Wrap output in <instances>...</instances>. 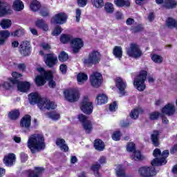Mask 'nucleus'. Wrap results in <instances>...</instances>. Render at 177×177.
Here are the masks:
<instances>
[{"label": "nucleus", "mask_w": 177, "mask_h": 177, "mask_svg": "<svg viewBox=\"0 0 177 177\" xmlns=\"http://www.w3.org/2000/svg\"><path fill=\"white\" fill-rule=\"evenodd\" d=\"M131 30L133 32H139V31H142V30H143V26H142V25H138L136 27H132Z\"/></svg>", "instance_id": "54"}, {"label": "nucleus", "mask_w": 177, "mask_h": 177, "mask_svg": "<svg viewBox=\"0 0 177 177\" xmlns=\"http://www.w3.org/2000/svg\"><path fill=\"white\" fill-rule=\"evenodd\" d=\"M0 26L3 30H6L12 26V21L10 19H3L0 22Z\"/></svg>", "instance_id": "36"}, {"label": "nucleus", "mask_w": 177, "mask_h": 177, "mask_svg": "<svg viewBox=\"0 0 177 177\" xmlns=\"http://www.w3.org/2000/svg\"><path fill=\"white\" fill-rule=\"evenodd\" d=\"M115 172L116 176L118 177H127V174H125V169L121 165L117 166Z\"/></svg>", "instance_id": "31"}, {"label": "nucleus", "mask_w": 177, "mask_h": 177, "mask_svg": "<svg viewBox=\"0 0 177 177\" xmlns=\"http://www.w3.org/2000/svg\"><path fill=\"white\" fill-rule=\"evenodd\" d=\"M107 100H108L107 95H106L105 94L101 93L97 95V97H96L97 104H99L100 106L102 104H106V103H107Z\"/></svg>", "instance_id": "27"}, {"label": "nucleus", "mask_w": 177, "mask_h": 177, "mask_svg": "<svg viewBox=\"0 0 177 177\" xmlns=\"http://www.w3.org/2000/svg\"><path fill=\"white\" fill-rule=\"evenodd\" d=\"M160 117V113L158 112H153L151 113L149 115L151 120H157Z\"/></svg>", "instance_id": "56"}, {"label": "nucleus", "mask_w": 177, "mask_h": 177, "mask_svg": "<svg viewBox=\"0 0 177 177\" xmlns=\"http://www.w3.org/2000/svg\"><path fill=\"white\" fill-rule=\"evenodd\" d=\"M59 70L61 73H62V74H66V73L67 72V66H66L65 64L60 65Z\"/></svg>", "instance_id": "59"}, {"label": "nucleus", "mask_w": 177, "mask_h": 177, "mask_svg": "<svg viewBox=\"0 0 177 177\" xmlns=\"http://www.w3.org/2000/svg\"><path fill=\"white\" fill-rule=\"evenodd\" d=\"M67 15L64 12H59L55 15L51 19L53 24H64L67 21Z\"/></svg>", "instance_id": "14"}, {"label": "nucleus", "mask_w": 177, "mask_h": 177, "mask_svg": "<svg viewBox=\"0 0 177 177\" xmlns=\"http://www.w3.org/2000/svg\"><path fill=\"white\" fill-rule=\"evenodd\" d=\"M100 53L93 50L89 53L88 57L84 59V64H97L100 62Z\"/></svg>", "instance_id": "7"}, {"label": "nucleus", "mask_w": 177, "mask_h": 177, "mask_svg": "<svg viewBox=\"0 0 177 177\" xmlns=\"http://www.w3.org/2000/svg\"><path fill=\"white\" fill-rule=\"evenodd\" d=\"M65 99L68 100V102H77L78 99H80V93L78 91L75 89H69L66 90L64 92Z\"/></svg>", "instance_id": "9"}, {"label": "nucleus", "mask_w": 177, "mask_h": 177, "mask_svg": "<svg viewBox=\"0 0 177 177\" xmlns=\"http://www.w3.org/2000/svg\"><path fill=\"white\" fill-rule=\"evenodd\" d=\"M18 68L19 70H21V71H24L26 70V64H18Z\"/></svg>", "instance_id": "63"}, {"label": "nucleus", "mask_w": 177, "mask_h": 177, "mask_svg": "<svg viewBox=\"0 0 177 177\" xmlns=\"http://www.w3.org/2000/svg\"><path fill=\"white\" fill-rule=\"evenodd\" d=\"M21 161L22 162H26L28 160V155L24 153V152L21 153L20 154Z\"/></svg>", "instance_id": "55"}, {"label": "nucleus", "mask_w": 177, "mask_h": 177, "mask_svg": "<svg viewBox=\"0 0 177 177\" xmlns=\"http://www.w3.org/2000/svg\"><path fill=\"white\" fill-rule=\"evenodd\" d=\"M106 13H113L114 12V6L111 3H106L104 6Z\"/></svg>", "instance_id": "43"}, {"label": "nucleus", "mask_w": 177, "mask_h": 177, "mask_svg": "<svg viewBox=\"0 0 177 177\" xmlns=\"http://www.w3.org/2000/svg\"><path fill=\"white\" fill-rule=\"evenodd\" d=\"M3 162L7 167H12L16 162V155L15 153H8L4 157Z\"/></svg>", "instance_id": "19"}, {"label": "nucleus", "mask_w": 177, "mask_h": 177, "mask_svg": "<svg viewBox=\"0 0 177 177\" xmlns=\"http://www.w3.org/2000/svg\"><path fill=\"white\" fill-rule=\"evenodd\" d=\"M99 169H100V165L98 163H95L91 166V171L94 172V175L96 177H100V174H99Z\"/></svg>", "instance_id": "39"}, {"label": "nucleus", "mask_w": 177, "mask_h": 177, "mask_svg": "<svg viewBox=\"0 0 177 177\" xmlns=\"http://www.w3.org/2000/svg\"><path fill=\"white\" fill-rule=\"evenodd\" d=\"M44 171L42 167H35V171L31 172L28 177H39V174Z\"/></svg>", "instance_id": "38"}, {"label": "nucleus", "mask_w": 177, "mask_h": 177, "mask_svg": "<svg viewBox=\"0 0 177 177\" xmlns=\"http://www.w3.org/2000/svg\"><path fill=\"white\" fill-rule=\"evenodd\" d=\"M147 77V71H141L138 77L133 80V85L138 91L142 92L146 89V84H145V81H146V78Z\"/></svg>", "instance_id": "5"}, {"label": "nucleus", "mask_w": 177, "mask_h": 177, "mask_svg": "<svg viewBox=\"0 0 177 177\" xmlns=\"http://www.w3.org/2000/svg\"><path fill=\"white\" fill-rule=\"evenodd\" d=\"M113 55L116 59L121 60L122 57V48L121 46H115L113 50Z\"/></svg>", "instance_id": "28"}, {"label": "nucleus", "mask_w": 177, "mask_h": 177, "mask_svg": "<svg viewBox=\"0 0 177 177\" xmlns=\"http://www.w3.org/2000/svg\"><path fill=\"white\" fill-rule=\"evenodd\" d=\"M36 26L39 27V28H41V30H44V31H48L49 30V27L48 26V24L44 21L42 19H39L36 22Z\"/></svg>", "instance_id": "35"}, {"label": "nucleus", "mask_w": 177, "mask_h": 177, "mask_svg": "<svg viewBox=\"0 0 177 177\" xmlns=\"http://www.w3.org/2000/svg\"><path fill=\"white\" fill-rule=\"evenodd\" d=\"M19 53L22 56H29L30 53H31L30 42L23 41L19 46Z\"/></svg>", "instance_id": "16"}, {"label": "nucleus", "mask_w": 177, "mask_h": 177, "mask_svg": "<svg viewBox=\"0 0 177 177\" xmlns=\"http://www.w3.org/2000/svg\"><path fill=\"white\" fill-rule=\"evenodd\" d=\"M77 118L83 125V128L86 133H91L92 132V122L88 120V118L84 114H79Z\"/></svg>", "instance_id": "8"}, {"label": "nucleus", "mask_w": 177, "mask_h": 177, "mask_svg": "<svg viewBox=\"0 0 177 177\" xmlns=\"http://www.w3.org/2000/svg\"><path fill=\"white\" fill-rule=\"evenodd\" d=\"M20 125L24 128H30L31 127V116L29 115L24 116L21 120Z\"/></svg>", "instance_id": "22"}, {"label": "nucleus", "mask_w": 177, "mask_h": 177, "mask_svg": "<svg viewBox=\"0 0 177 177\" xmlns=\"http://www.w3.org/2000/svg\"><path fill=\"white\" fill-rule=\"evenodd\" d=\"M153 155L156 158L151 162L152 166H144L138 169V174L140 177L156 176L157 171H156L154 167H160L167 164V157L169 156V151L165 150L161 153V151L159 149H156Z\"/></svg>", "instance_id": "1"}, {"label": "nucleus", "mask_w": 177, "mask_h": 177, "mask_svg": "<svg viewBox=\"0 0 177 177\" xmlns=\"http://www.w3.org/2000/svg\"><path fill=\"white\" fill-rule=\"evenodd\" d=\"M29 103L37 104L40 110H55L56 104L46 98L41 97L37 93H32L28 95Z\"/></svg>", "instance_id": "2"}, {"label": "nucleus", "mask_w": 177, "mask_h": 177, "mask_svg": "<svg viewBox=\"0 0 177 177\" xmlns=\"http://www.w3.org/2000/svg\"><path fill=\"white\" fill-rule=\"evenodd\" d=\"M127 55L131 57H140L142 56V50L139 48V45L136 44H131L129 48L127 50Z\"/></svg>", "instance_id": "10"}, {"label": "nucleus", "mask_w": 177, "mask_h": 177, "mask_svg": "<svg viewBox=\"0 0 177 177\" xmlns=\"http://www.w3.org/2000/svg\"><path fill=\"white\" fill-rule=\"evenodd\" d=\"M127 150L129 153H133L131 158L135 161H139V160H142V154H140V151H136L135 144L133 142H129L127 144Z\"/></svg>", "instance_id": "11"}, {"label": "nucleus", "mask_w": 177, "mask_h": 177, "mask_svg": "<svg viewBox=\"0 0 177 177\" xmlns=\"http://www.w3.org/2000/svg\"><path fill=\"white\" fill-rule=\"evenodd\" d=\"M37 71L39 73L40 75H37L35 78V83L37 86H42L45 85L46 81L48 82V86L50 88H55L56 83L52 80V72L46 71L44 68H37Z\"/></svg>", "instance_id": "3"}, {"label": "nucleus", "mask_w": 177, "mask_h": 177, "mask_svg": "<svg viewBox=\"0 0 177 177\" xmlns=\"http://www.w3.org/2000/svg\"><path fill=\"white\" fill-rule=\"evenodd\" d=\"M151 58L154 63H157L158 64H160V63H162L163 59L162 57H161V55L153 54L151 55Z\"/></svg>", "instance_id": "40"}, {"label": "nucleus", "mask_w": 177, "mask_h": 177, "mask_svg": "<svg viewBox=\"0 0 177 177\" xmlns=\"http://www.w3.org/2000/svg\"><path fill=\"white\" fill-rule=\"evenodd\" d=\"M93 4L95 8H102L104 5L103 0H93Z\"/></svg>", "instance_id": "51"}, {"label": "nucleus", "mask_w": 177, "mask_h": 177, "mask_svg": "<svg viewBox=\"0 0 177 177\" xmlns=\"http://www.w3.org/2000/svg\"><path fill=\"white\" fill-rule=\"evenodd\" d=\"M12 37H21V35H24V30L19 29L16 31L11 33Z\"/></svg>", "instance_id": "49"}, {"label": "nucleus", "mask_w": 177, "mask_h": 177, "mask_svg": "<svg viewBox=\"0 0 177 177\" xmlns=\"http://www.w3.org/2000/svg\"><path fill=\"white\" fill-rule=\"evenodd\" d=\"M12 76L14 79L10 80V82L12 84H19V80H17V78H20V77H21V74H19L17 72H13L12 73Z\"/></svg>", "instance_id": "41"}, {"label": "nucleus", "mask_w": 177, "mask_h": 177, "mask_svg": "<svg viewBox=\"0 0 177 177\" xmlns=\"http://www.w3.org/2000/svg\"><path fill=\"white\" fill-rule=\"evenodd\" d=\"M177 2L176 0H165L162 6L166 9H174L176 8Z\"/></svg>", "instance_id": "26"}, {"label": "nucleus", "mask_w": 177, "mask_h": 177, "mask_svg": "<svg viewBox=\"0 0 177 177\" xmlns=\"http://www.w3.org/2000/svg\"><path fill=\"white\" fill-rule=\"evenodd\" d=\"M142 109H140V108L133 109L130 113L131 118H132L133 120H136L138 118V117H139V114H140V113H142Z\"/></svg>", "instance_id": "37"}, {"label": "nucleus", "mask_w": 177, "mask_h": 177, "mask_svg": "<svg viewBox=\"0 0 177 177\" xmlns=\"http://www.w3.org/2000/svg\"><path fill=\"white\" fill-rule=\"evenodd\" d=\"M176 21L172 18H168L166 21V25L169 28H174Z\"/></svg>", "instance_id": "45"}, {"label": "nucleus", "mask_w": 177, "mask_h": 177, "mask_svg": "<svg viewBox=\"0 0 177 177\" xmlns=\"http://www.w3.org/2000/svg\"><path fill=\"white\" fill-rule=\"evenodd\" d=\"M62 31H63V30L62 29V27L59 26H57L54 28L52 32V35H54L55 37H57V35H60V34H62Z\"/></svg>", "instance_id": "47"}, {"label": "nucleus", "mask_w": 177, "mask_h": 177, "mask_svg": "<svg viewBox=\"0 0 177 177\" xmlns=\"http://www.w3.org/2000/svg\"><path fill=\"white\" fill-rule=\"evenodd\" d=\"M75 18H76V21L77 23H79L80 19H81V10L80 9H77L76 10V16H75Z\"/></svg>", "instance_id": "58"}, {"label": "nucleus", "mask_w": 177, "mask_h": 177, "mask_svg": "<svg viewBox=\"0 0 177 177\" xmlns=\"http://www.w3.org/2000/svg\"><path fill=\"white\" fill-rule=\"evenodd\" d=\"M114 3L118 8H124L131 6V1H129V0H114Z\"/></svg>", "instance_id": "29"}, {"label": "nucleus", "mask_w": 177, "mask_h": 177, "mask_svg": "<svg viewBox=\"0 0 177 177\" xmlns=\"http://www.w3.org/2000/svg\"><path fill=\"white\" fill-rule=\"evenodd\" d=\"M80 109L84 114H92L93 111V104L88 97H84L80 105Z\"/></svg>", "instance_id": "6"}, {"label": "nucleus", "mask_w": 177, "mask_h": 177, "mask_svg": "<svg viewBox=\"0 0 177 177\" xmlns=\"http://www.w3.org/2000/svg\"><path fill=\"white\" fill-rule=\"evenodd\" d=\"M115 17L118 20H120V19H122V12L118 11L115 13Z\"/></svg>", "instance_id": "64"}, {"label": "nucleus", "mask_w": 177, "mask_h": 177, "mask_svg": "<svg viewBox=\"0 0 177 177\" xmlns=\"http://www.w3.org/2000/svg\"><path fill=\"white\" fill-rule=\"evenodd\" d=\"M77 82L80 85H82L84 82L88 81V75L84 73H80L77 75Z\"/></svg>", "instance_id": "32"}, {"label": "nucleus", "mask_w": 177, "mask_h": 177, "mask_svg": "<svg viewBox=\"0 0 177 177\" xmlns=\"http://www.w3.org/2000/svg\"><path fill=\"white\" fill-rule=\"evenodd\" d=\"M8 115L11 120H17L20 115V112H19V110L12 111Z\"/></svg>", "instance_id": "42"}, {"label": "nucleus", "mask_w": 177, "mask_h": 177, "mask_svg": "<svg viewBox=\"0 0 177 177\" xmlns=\"http://www.w3.org/2000/svg\"><path fill=\"white\" fill-rule=\"evenodd\" d=\"M112 139L113 140H115L116 142L120 140V139H121V133H120V131H115V133H113V134L112 135Z\"/></svg>", "instance_id": "50"}, {"label": "nucleus", "mask_w": 177, "mask_h": 177, "mask_svg": "<svg viewBox=\"0 0 177 177\" xmlns=\"http://www.w3.org/2000/svg\"><path fill=\"white\" fill-rule=\"evenodd\" d=\"M44 62L48 67H55L57 64V57L54 54H47L44 57Z\"/></svg>", "instance_id": "15"}, {"label": "nucleus", "mask_w": 177, "mask_h": 177, "mask_svg": "<svg viewBox=\"0 0 177 177\" xmlns=\"http://www.w3.org/2000/svg\"><path fill=\"white\" fill-rule=\"evenodd\" d=\"M98 162L101 165L106 164V157L105 156H100L99 160H98Z\"/></svg>", "instance_id": "60"}, {"label": "nucleus", "mask_w": 177, "mask_h": 177, "mask_svg": "<svg viewBox=\"0 0 177 177\" xmlns=\"http://www.w3.org/2000/svg\"><path fill=\"white\" fill-rule=\"evenodd\" d=\"M28 147L32 153H35L36 151L44 150L45 149L44 136L41 134L30 136L28 140Z\"/></svg>", "instance_id": "4"}, {"label": "nucleus", "mask_w": 177, "mask_h": 177, "mask_svg": "<svg viewBox=\"0 0 177 177\" xmlns=\"http://www.w3.org/2000/svg\"><path fill=\"white\" fill-rule=\"evenodd\" d=\"M176 151H177V144L175 145L174 147H172L171 149H170L171 154H175Z\"/></svg>", "instance_id": "62"}, {"label": "nucleus", "mask_w": 177, "mask_h": 177, "mask_svg": "<svg viewBox=\"0 0 177 177\" xmlns=\"http://www.w3.org/2000/svg\"><path fill=\"white\" fill-rule=\"evenodd\" d=\"M160 138V132L158 131H154L151 134V140L153 145L156 147L158 146L160 143L158 142V139Z\"/></svg>", "instance_id": "33"}, {"label": "nucleus", "mask_w": 177, "mask_h": 177, "mask_svg": "<svg viewBox=\"0 0 177 177\" xmlns=\"http://www.w3.org/2000/svg\"><path fill=\"white\" fill-rule=\"evenodd\" d=\"M86 3H88V0H77V4L82 8L86 6Z\"/></svg>", "instance_id": "57"}, {"label": "nucleus", "mask_w": 177, "mask_h": 177, "mask_svg": "<svg viewBox=\"0 0 177 177\" xmlns=\"http://www.w3.org/2000/svg\"><path fill=\"white\" fill-rule=\"evenodd\" d=\"M59 62H66V60H68V55L62 51L59 55Z\"/></svg>", "instance_id": "46"}, {"label": "nucleus", "mask_w": 177, "mask_h": 177, "mask_svg": "<svg viewBox=\"0 0 177 177\" xmlns=\"http://www.w3.org/2000/svg\"><path fill=\"white\" fill-rule=\"evenodd\" d=\"M12 8L14 10L20 12L24 9V3H23L21 0H15L12 4Z\"/></svg>", "instance_id": "25"}, {"label": "nucleus", "mask_w": 177, "mask_h": 177, "mask_svg": "<svg viewBox=\"0 0 177 177\" xmlns=\"http://www.w3.org/2000/svg\"><path fill=\"white\" fill-rule=\"evenodd\" d=\"M115 85L120 93L124 95L125 93L124 91H125V88H127V82H125L121 77H117L115 80Z\"/></svg>", "instance_id": "20"}, {"label": "nucleus", "mask_w": 177, "mask_h": 177, "mask_svg": "<svg viewBox=\"0 0 177 177\" xmlns=\"http://www.w3.org/2000/svg\"><path fill=\"white\" fill-rule=\"evenodd\" d=\"M71 46L73 49V53H78L81 50V48L84 46V41L81 38H75L71 40Z\"/></svg>", "instance_id": "13"}, {"label": "nucleus", "mask_w": 177, "mask_h": 177, "mask_svg": "<svg viewBox=\"0 0 177 177\" xmlns=\"http://www.w3.org/2000/svg\"><path fill=\"white\" fill-rule=\"evenodd\" d=\"M73 37L68 35H62L60 37V41L62 44H67V42H70Z\"/></svg>", "instance_id": "44"}, {"label": "nucleus", "mask_w": 177, "mask_h": 177, "mask_svg": "<svg viewBox=\"0 0 177 177\" xmlns=\"http://www.w3.org/2000/svg\"><path fill=\"white\" fill-rule=\"evenodd\" d=\"M10 80H12V79H8V81L4 82L3 83L2 85L4 88H6V89H9V88H10L12 86V85L15 84V83H12V82H10Z\"/></svg>", "instance_id": "52"}, {"label": "nucleus", "mask_w": 177, "mask_h": 177, "mask_svg": "<svg viewBox=\"0 0 177 177\" xmlns=\"http://www.w3.org/2000/svg\"><path fill=\"white\" fill-rule=\"evenodd\" d=\"M56 145L59 147L62 151H68V146L66 144V140L63 138H57L56 140Z\"/></svg>", "instance_id": "23"}, {"label": "nucleus", "mask_w": 177, "mask_h": 177, "mask_svg": "<svg viewBox=\"0 0 177 177\" xmlns=\"http://www.w3.org/2000/svg\"><path fill=\"white\" fill-rule=\"evenodd\" d=\"M94 147L95 150L102 151V150H104V142L100 139H97L94 141Z\"/></svg>", "instance_id": "30"}, {"label": "nucleus", "mask_w": 177, "mask_h": 177, "mask_svg": "<svg viewBox=\"0 0 177 177\" xmlns=\"http://www.w3.org/2000/svg\"><path fill=\"white\" fill-rule=\"evenodd\" d=\"M41 8V3L39 1L37 0H34L30 3V9L32 10V12H38Z\"/></svg>", "instance_id": "34"}, {"label": "nucleus", "mask_w": 177, "mask_h": 177, "mask_svg": "<svg viewBox=\"0 0 177 177\" xmlns=\"http://www.w3.org/2000/svg\"><path fill=\"white\" fill-rule=\"evenodd\" d=\"M30 82H19L17 83V88L19 92H26L30 89Z\"/></svg>", "instance_id": "24"}, {"label": "nucleus", "mask_w": 177, "mask_h": 177, "mask_svg": "<svg viewBox=\"0 0 177 177\" xmlns=\"http://www.w3.org/2000/svg\"><path fill=\"white\" fill-rule=\"evenodd\" d=\"M41 48L44 49V50H49L50 49V46L46 43L41 44Z\"/></svg>", "instance_id": "61"}, {"label": "nucleus", "mask_w": 177, "mask_h": 177, "mask_svg": "<svg viewBox=\"0 0 177 177\" xmlns=\"http://www.w3.org/2000/svg\"><path fill=\"white\" fill-rule=\"evenodd\" d=\"M118 109V105L117 104L116 102H113L109 105V110L111 111H115Z\"/></svg>", "instance_id": "53"}, {"label": "nucleus", "mask_w": 177, "mask_h": 177, "mask_svg": "<svg viewBox=\"0 0 177 177\" xmlns=\"http://www.w3.org/2000/svg\"><path fill=\"white\" fill-rule=\"evenodd\" d=\"M102 74L97 72L92 73L90 77L91 85L94 86V88H99V86L102 85Z\"/></svg>", "instance_id": "12"}, {"label": "nucleus", "mask_w": 177, "mask_h": 177, "mask_svg": "<svg viewBox=\"0 0 177 177\" xmlns=\"http://www.w3.org/2000/svg\"><path fill=\"white\" fill-rule=\"evenodd\" d=\"M10 37V32L8 30L0 31V46H3L8 38Z\"/></svg>", "instance_id": "21"}, {"label": "nucleus", "mask_w": 177, "mask_h": 177, "mask_svg": "<svg viewBox=\"0 0 177 177\" xmlns=\"http://www.w3.org/2000/svg\"><path fill=\"white\" fill-rule=\"evenodd\" d=\"M162 114L165 115H174L175 114V105L172 103H169L162 109Z\"/></svg>", "instance_id": "18"}, {"label": "nucleus", "mask_w": 177, "mask_h": 177, "mask_svg": "<svg viewBox=\"0 0 177 177\" xmlns=\"http://www.w3.org/2000/svg\"><path fill=\"white\" fill-rule=\"evenodd\" d=\"M48 117L49 118H51V120L57 121V120H59V118H60V115L56 112H51L48 113Z\"/></svg>", "instance_id": "48"}, {"label": "nucleus", "mask_w": 177, "mask_h": 177, "mask_svg": "<svg viewBox=\"0 0 177 177\" xmlns=\"http://www.w3.org/2000/svg\"><path fill=\"white\" fill-rule=\"evenodd\" d=\"M12 10L10 5L7 3H2L0 1V17H3L7 15H11Z\"/></svg>", "instance_id": "17"}]
</instances>
